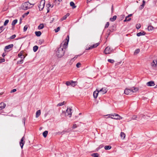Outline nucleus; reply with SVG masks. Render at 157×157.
<instances>
[{"mask_svg":"<svg viewBox=\"0 0 157 157\" xmlns=\"http://www.w3.org/2000/svg\"><path fill=\"white\" fill-rule=\"evenodd\" d=\"M67 47H63V43H61L60 47L58 48L56 52V55L59 58L62 57L64 54L65 51L63 49H65Z\"/></svg>","mask_w":157,"mask_h":157,"instance_id":"nucleus-1","label":"nucleus"},{"mask_svg":"<svg viewBox=\"0 0 157 157\" xmlns=\"http://www.w3.org/2000/svg\"><path fill=\"white\" fill-rule=\"evenodd\" d=\"M138 89L136 87H133L130 88H126L124 91V94L126 95H128L131 94L133 93H135L137 91Z\"/></svg>","mask_w":157,"mask_h":157,"instance_id":"nucleus-2","label":"nucleus"},{"mask_svg":"<svg viewBox=\"0 0 157 157\" xmlns=\"http://www.w3.org/2000/svg\"><path fill=\"white\" fill-rule=\"evenodd\" d=\"M34 4H31L29 2H25L22 3L21 6L23 10H26L32 8Z\"/></svg>","mask_w":157,"mask_h":157,"instance_id":"nucleus-3","label":"nucleus"},{"mask_svg":"<svg viewBox=\"0 0 157 157\" xmlns=\"http://www.w3.org/2000/svg\"><path fill=\"white\" fill-rule=\"evenodd\" d=\"M45 4V0H41L39 4L38 5V7L39 8V10L41 11L44 8Z\"/></svg>","mask_w":157,"mask_h":157,"instance_id":"nucleus-4","label":"nucleus"},{"mask_svg":"<svg viewBox=\"0 0 157 157\" xmlns=\"http://www.w3.org/2000/svg\"><path fill=\"white\" fill-rule=\"evenodd\" d=\"M71 108H67L66 112V116H69V117H71L72 114Z\"/></svg>","mask_w":157,"mask_h":157,"instance_id":"nucleus-5","label":"nucleus"},{"mask_svg":"<svg viewBox=\"0 0 157 157\" xmlns=\"http://www.w3.org/2000/svg\"><path fill=\"white\" fill-rule=\"evenodd\" d=\"M112 50L111 49L110 47L108 46L105 49L104 52V53L106 54H110L111 53Z\"/></svg>","mask_w":157,"mask_h":157,"instance_id":"nucleus-6","label":"nucleus"},{"mask_svg":"<svg viewBox=\"0 0 157 157\" xmlns=\"http://www.w3.org/2000/svg\"><path fill=\"white\" fill-rule=\"evenodd\" d=\"M66 41L64 42H63L62 43H63V47H67L68 42L69 41V36L68 35L66 39Z\"/></svg>","mask_w":157,"mask_h":157,"instance_id":"nucleus-7","label":"nucleus"},{"mask_svg":"<svg viewBox=\"0 0 157 157\" xmlns=\"http://www.w3.org/2000/svg\"><path fill=\"white\" fill-rule=\"evenodd\" d=\"M13 44H9L8 45L6 46L5 47L4 49L5 51H6L7 50H9L8 51H10V49L13 48Z\"/></svg>","mask_w":157,"mask_h":157,"instance_id":"nucleus-8","label":"nucleus"},{"mask_svg":"<svg viewBox=\"0 0 157 157\" xmlns=\"http://www.w3.org/2000/svg\"><path fill=\"white\" fill-rule=\"evenodd\" d=\"M112 118L116 120H120L122 119V117L120 116L118 114L114 113L113 114V117H112Z\"/></svg>","mask_w":157,"mask_h":157,"instance_id":"nucleus-9","label":"nucleus"},{"mask_svg":"<svg viewBox=\"0 0 157 157\" xmlns=\"http://www.w3.org/2000/svg\"><path fill=\"white\" fill-rule=\"evenodd\" d=\"M25 139L24 136H23L20 142V144L21 147L22 149L24 144H25V142L24 141Z\"/></svg>","mask_w":157,"mask_h":157,"instance_id":"nucleus-10","label":"nucleus"},{"mask_svg":"<svg viewBox=\"0 0 157 157\" xmlns=\"http://www.w3.org/2000/svg\"><path fill=\"white\" fill-rule=\"evenodd\" d=\"M99 91L100 93L102 94H105L107 91L106 89L104 88H102Z\"/></svg>","mask_w":157,"mask_h":157,"instance_id":"nucleus-11","label":"nucleus"},{"mask_svg":"<svg viewBox=\"0 0 157 157\" xmlns=\"http://www.w3.org/2000/svg\"><path fill=\"white\" fill-rule=\"evenodd\" d=\"M147 85L148 86H154L155 85L154 82L150 81L147 83Z\"/></svg>","mask_w":157,"mask_h":157,"instance_id":"nucleus-12","label":"nucleus"},{"mask_svg":"<svg viewBox=\"0 0 157 157\" xmlns=\"http://www.w3.org/2000/svg\"><path fill=\"white\" fill-rule=\"evenodd\" d=\"M99 44L98 43H97L96 44H93L92 45L90 46L88 48H86V50L91 49L93 48H96V47H97L99 45Z\"/></svg>","mask_w":157,"mask_h":157,"instance_id":"nucleus-13","label":"nucleus"},{"mask_svg":"<svg viewBox=\"0 0 157 157\" xmlns=\"http://www.w3.org/2000/svg\"><path fill=\"white\" fill-rule=\"evenodd\" d=\"M6 106V104L3 102L0 103V110L4 109Z\"/></svg>","mask_w":157,"mask_h":157,"instance_id":"nucleus-14","label":"nucleus"},{"mask_svg":"<svg viewBox=\"0 0 157 157\" xmlns=\"http://www.w3.org/2000/svg\"><path fill=\"white\" fill-rule=\"evenodd\" d=\"M99 93V92L98 90H96V91H94L93 93V96L95 98H97Z\"/></svg>","mask_w":157,"mask_h":157,"instance_id":"nucleus-15","label":"nucleus"},{"mask_svg":"<svg viewBox=\"0 0 157 157\" xmlns=\"http://www.w3.org/2000/svg\"><path fill=\"white\" fill-rule=\"evenodd\" d=\"M145 34V32L144 31H142L141 32H140L139 33H137L136 35L138 36H139L142 35H144Z\"/></svg>","mask_w":157,"mask_h":157,"instance_id":"nucleus-16","label":"nucleus"},{"mask_svg":"<svg viewBox=\"0 0 157 157\" xmlns=\"http://www.w3.org/2000/svg\"><path fill=\"white\" fill-rule=\"evenodd\" d=\"M132 14H130L128 15L126 17L124 20V22L126 21H129L131 20V18H128V20H127V18H128L129 17H130L132 16Z\"/></svg>","mask_w":157,"mask_h":157,"instance_id":"nucleus-17","label":"nucleus"},{"mask_svg":"<svg viewBox=\"0 0 157 157\" xmlns=\"http://www.w3.org/2000/svg\"><path fill=\"white\" fill-rule=\"evenodd\" d=\"M77 81H73L72 80H71V85L73 87H74L77 85Z\"/></svg>","mask_w":157,"mask_h":157,"instance_id":"nucleus-18","label":"nucleus"},{"mask_svg":"<svg viewBox=\"0 0 157 157\" xmlns=\"http://www.w3.org/2000/svg\"><path fill=\"white\" fill-rule=\"evenodd\" d=\"M69 15L70 14L69 13H67L66 15H64L62 18H61V20L62 21H63L65 20L67 17L69 16Z\"/></svg>","mask_w":157,"mask_h":157,"instance_id":"nucleus-19","label":"nucleus"},{"mask_svg":"<svg viewBox=\"0 0 157 157\" xmlns=\"http://www.w3.org/2000/svg\"><path fill=\"white\" fill-rule=\"evenodd\" d=\"M70 5L72 7L73 9L75 8L76 7V6H75L74 3L73 2H70Z\"/></svg>","mask_w":157,"mask_h":157,"instance_id":"nucleus-20","label":"nucleus"},{"mask_svg":"<svg viewBox=\"0 0 157 157\" xmlns=\"http://www.w3.org/2000/svg\"><path fill=\"white\" fill-rule=\"evenodd\" d=\"M40 113L41 112L40 110L37 111L36 113V117L37 118L40 115Z\"/></svg>","mask_w":157,"mask_h":157,"instance_id":"nucleus-21","label":"nucleus"},{"mask_svg":"<svg viewBox=\"0 0 157 157\" xmlns=\"http://www.w3.org/2000/svg\"><path fill=\"white\" fill-rule=\"evenodd\" d=\"M35 33L36 36H40L41 34V32L40 31L35 32Z\"/></svg>","mask_w":157,"mask_h":157,"instance_id":"nucleus-22","label":"nucleus"},{"mask_svg":"<svg viewBox=\"0 0 157 157\" xmlns=\"http://www.w3.org/2000/svg\"><path fill=\"white\" fill-rule=\"evenodd\" d=\"M117 17V16L116 15H115L113 16L112 18H111L110 20L112 21H114L116 20Z\"/></svg>","mask_w":157,"mask_h":157,"instance_id":"nucleus-23","label":"nucleus"},{"mask_svg":"<svg viewBox=\"0 0 157 157\" xmlns=\"http://www.w3.org/2000/svg\"><path fill=\"white\" fill-rule=\"evenodd\" d=\"M48 131H45L43 133V135L44 137H46L48 135Z\"/></svg>","mask_w":157,"mask_h":157,"instance_id":"nucleus-24","label":"nucleus"},{"mask_svg":"<svg viewBox=\"0 0 157 157\" xmlns=\"http://www.w3.org/2000/svg\"><path fill=\"white\" fill-rule=\"evenodd\" d=\"M104 147V145L102 144L100 145L96 150V151H98L100 149Z\"/></svg>","mask_w":157,"mask_h":157,"instance_id":"nucleus-25","label":"nucleus"},{"mask_svg":"<svg viewBox=\"0 0 157 157\" xmlns=\"http://www.w3.org/2000/svg\"><path fill=\"white\" fill-rule=\"evenodd\" d=\"M91 155L93 157H98L99 155L97 153H94L92 154Z\"/></svg>","mask_w":157,"mask_h":157,"instance_id":"nucleus-26","label":"nucleus"},{"mask_svg":"<svg viewBox=\"0 0 157 157\" xmlns=\"http://www.w3.org/2000/svg\"><path fill=\"white\" fill-rule=\"evenodd\" d=\"M17 22V19H15L14 20L12 23V26H14Z\"/></svg>","mask_w":157,"mask_h":157,"instance_id":"nucleus-27","label":"nucleus"},{"mask_svg":"<svg viewBox=\"0 0 157 157\" xmlns=\"http://www.w3.org/2000/svg\"><path fill=\"white\" fill-rule=\"evenodd\" d=\"M120 136L121 138L124 139L125 137V134L123 132H121L120 134Z\"/></svg>","mask_w":157,"mask_h":157,"instance_id":"nucleus-28","label":"nucleus"},{"mask_svg":"<svg viewBox=\"0 0 157 157\" xmlns=\"http://www.w3.org/2000/svg\"><path fill=\"white\" fill-rule=\"evenodd\" d=\"M44 27V25L43 24H41L40 25L38 26V29H43Z\"/></svg>","mask_w":157,"mask_h":157,"instance_id":"nucleus-29","label":"nucleus"},{"mask_svg":"<svg viewBox=\"0 0 157 157\" xmlns=\"http://www.w3.org/2000/svg\"><path fill=\"white\" fill-rule=\"evenodd\" d=\"M38 47L36 45L34 46L33 47V51L34 52H36L38 50Z\"/></svg>","mask_w":157,"mask_h":157,"instance_id":"nucleus-30","label":"nucleus"},{"mask_svg":"<svg viewBox=\"0 0 157 157\" xmlns=\"http://www.w3.org/2000/svg\"><path fill=\"white\" fill-rule=\"evenodd\" d=\"M153 29V27L151 25L149 26L148 27V29L149 31L152 30Z\"/></svg>","mask_w":157,"mask_h":157,"instance_id":"nucleus-31","label":"nucleus"},{"mask_svg":"<svg viewBox=\"0 0 157 157\" xmlns=\"http://www.w3.org/2000/svg\"><path fill=\"white\" fill-rule=\"evenodd\" d=\"M111 148V147L110 146H106L105 147V150H109Z\"/></svg>","mask_w":157,"mask_h":157,"instance_id":"nucleus-32","label":"nucleus"},{"mask_svg":"<svg viewBox=\"0 0 157 157\" xmlns=\"http://www.w3.org/2000/svg\"><path fill=\"white\" fill-rule=\"evenodd\" d=\"M4 29L5 28L3 26H2L0 27V33L4 30Z\"/></svg>","mask_w":157,"mask_h":157,"instance_id":"nucleus-33","label":"nucleus"},{"mask_svg":"<svg viewBox=\"0 0 157 157\" xmlns=\"http://www.w3.org/2000/svg\"><path fill=\"white\" fill-rule=\"evenodd\" d=\"M140 50L139 49H136L135 51L134 54L135 55L136 54L140 52Z\"/></svg>","mask_w":157,"mask_h":157,"instance_id":"nucleus-34","label":"nucleus"},{"mask_svg":"<svg viewBox=\"0 0 157 157\" xmlns=\"http://www.w3.org/2000/svg\"><path fill=\"white\" fill-rule=\"evenodd\" d=\"M16 37V35L14 34V35H13L12 36H11L9 38V39H14V38H15Z\"/></svg>","mask_w":157,"mask_h":157,"instance_id":"nucleus-35","label":"nucleus"},{"mask_svg":"<svg viewBox=\"0 0 157 157\" xmlns=\"http://www.w3.org/2000/svg\"><path fill=\"white\" fill-rule=\"evenodd\" d=\"M66 84L67 86L71 85V80L69 81H67L66 82Z\"/></svg>","mask_w":157,"mask_h":157,"instance_id":"nucleus-36","label":"nucleus"},{"mask_svg":"<svg viewBox=\"0 0 157 157\" xmlns=\"http://www.w3.org/2000/svg\"><path fill=\"white\" fill-rule=\"evenodd\" d=\"M23 59H21L20 60L18 61L17 62V64H20L22 63H23Z\"/></svg>","mask_w":157,"mask_h":157,"instance_id":"nucleus-37","label":"nucleus"},{"mask_svg":"<svg viewBox=\"0 0 157 157\" xmlns=\"http://www.w3.org/2000/svg\"><path fill=\"white\" fill-rule=\"evenodd\" d=\"M60 29V28L59 27H58L56 29H55L54 30L55 32V33L58 32Z\"/></svg>","mask_w":157,"mask_h":157,"instance_id":"nucleus-38","label":"nucleus"},{"mask_svg":"<svg viewBox=\"0 0 157 157\" xmlns=\"http://www.w3.org/2000/svg\"><path fill=\"white\" fill-rule=\"evenodd\" d=\"M9 20H6L4 23V26L6 25L9 22Z\"/></svg>","mask_w":157,"mask_h":157,"instance_id":"nucleus-39","label":"nucleus"},{"mask_svg":"<svg viewBox=\"0 0 157 157\" xmlns=\"http://www.w3.org/2000/svg\"><path fill=\"white\" fill-rule=\"evenodd\" d=\"M141 27V25L140 24H137L136 25V27L137 29H139Z\"/></svg>","mask_w":157,"mask_h":157,"instance_id":"nucleus-40","label":"nucleus"},{"mask_svg":"<svg viewBox=\"0 0 157 157\" xmlns=\"http://www.w3.org/2000/svg\"><path fill=\"white\" fill-rule=\"evenodd\" d=\"M64 101H63L62 102L59 103L58 104V106H62L64 105Z\"/></svg>","mask_w":157,"mask_h":157,"instance_id":"nucleus-41","label":"nucleus"},{"mask_svg":"<svg viewBox=\"0 0 157 157\" xmlns=\"http://www.w3.org/2000/svg\"><path fill=\"white\" fill-rule=\"evenodd\" d=\"M109 22H107L106 23V25H105V28H108L109 26Z\"/></svg>","mask_w":157,"mask_h":157,"instance_id":"nucleus-42","label":"nucleus"},{"mask_svg":"<svg viewBox=\"0 0 157 157\" xmlns=\"http://www.w3.org/2000/svg\"><path fill=\"white\" fill-rule=\"evenodd\" d=\"M108 61L111 63H113L114 62L113 59H108Z\"/></svg>","mask_w":157,"mask_h":157,"instance_id":"nucleus-43","label":"nucleus"},{"mask_svg":"<svg viewBox=\"0 0 157 157\" xmlns=\"http://www.w3.org/2000/svg\"><path fill=\"white\" fill-rule=\"evenodd\" d=\"M51 4L50 2H49L48 4H47L46 5V7L48 8L49 7L51 6Z\"/></svg>","mask_w":157,"mask_h":157,"instance_id":"nucleus-44","label":"nucleus"},{"mask_svg":"<svg viewBox=\"0 0 157 157\" xmlns=\"http://www.w3.org/2000/svg\"><path fill=\"white\" fill-rule=\"evenodd\" d=\"M62 1V0H55V2L56 3L57 2H58L57 4H59V2Z\"/></svg>","mask_w":157,"mask_h":157,"instance_id":"nucleus-45","label":"nucleus"},{"mask_svg":"<svg viewBox=\"0 0 157 157\" xmlns=\"http://www.w3.org/2000/svg\"><path fill=\"white\" fill-rule=\"evenodd\" d=\"M5 61V59L4 58H0V63Z\"/></svg>","mask_w":157,"mask_h":157,"instance_id":"nucleus-46","label":"nucleus"},{"mask_svg":"<svg viewBox=\"0 0 157 157\" xmlns=\"http://www.w3.org/2000/svg\"><path fill=\"white\" fill-rule=\"evenodd\" d=\"M81 65V63L79 62H78L77 63L76 66L77 67L79 68L80 67Z\"/></svg>","mask_w":157,"mask_h":157,"instance_id":"nucleus-47","label":"nucleus"},{"mask_svg":"<svg viewBox=\"0 0 157 157\" xmlns=\"http://www.w3.org/2000/svg\"><path fill=\"white\" fill-rule=\"evenodd\" d=\"M28 28V27L27 25H25L24 27V31L25 32L26 31Z\"/></svg>","mask_w":157,"mask_h":157,"instance_id":"nucleus-48","label":"nucleus"},{"mask_svg":"<svg viewBox=\"0 0 157 157\" xmlns=\"http://www.w3.org/2000/svg\"><path fill=\"white\" fill-rule=\"evenodd\" d=\"M29 13V11H28L26 13H25L23 15V17L27 16Z\"/></svg>","mask_w":157,"mask_h":157,"instance_id":"nucleus-49","label":"nucleus"},{"mask_svg":"<svg viewBox=\"0 0 157 157\" xmlns=\"http://www.w3.org/2000/svg\"><path fill=\"white\" fill-rule=\"evenodd\" d=\"M22 122L24 123V124L25 125V117H24L22 119Z\"/></svg>","mask_w":157,"mask_h":157,"instance_id":"nucleus-50","label":"nucleus"},{"mask_svg":"<svg viewBox=\"0 0 157 157\" xmlns=\"http://www.w3.org/2000/svg\"><path fill=\"white\" fill-rule=\"evenodd\" d=\"M44 40H39V43L41 44L42 43L44 42Z\"/></svg>","mask_w":157,"mask_h":157,"instance_id":"nucleus-51","label":"nucleus"},{"mask_svg":"<svg viewBox=\"0 0 157 157\" xmlns=\"http://www.w3.org/2000/svg\"><path fill=\"white\" fill-rule=\"evenodd\" d=\"M16 90H17L16 89H13L11 90V91H10V93H12L14 92H16Z\"/></svg>","mask_w":157,"mask_h":157,"instance_id":"nucleus-52","label":"nucleus"},{"mask_svg":"<svg viewBox=\"0 0 157 157\" xmlns=\"http://www.w3.org/2000/svg\"><path fill=\"white\" fill-rule=\"evenodd\" d=\"M137 117L136 116V115L133 116L132 117V119L133 120H135L136 118Z\"/></svg>","mask_w":157,"mask_h":157,"instance_id":"nucleus-53","label":"nucleus"},{"mask_svg":"<svg viewBox=\"0 0 157 157\" xmlns=\"http://www.w3.org/2000/svg\"><path fill=\"white\" fill-rule=\"evenodd\" d=\"M22 55H22V54L21 53V52H20L18 55V56L19 57H21V56H22Z\"/></svg>","mask_w":157,"mask_h":157,"instance_id":"nucleus-54","label":"nucleus"},{"mask_svg":"<svg viewBox=\"0 0 157 157\" xmlns=\"http://www.w3.org/2000/svg\"><path fill=\"white\" fill-rule=\"evenodd\" d=\"M67 131H63L62 132H59V133H60L61 134H63L65 133V132H66Z\"/></svg>","mask_w":157,"mask_h":157,"instance_id":"nucleus-55","label":"nucleus"},{"mask_svg":"<svg viewBox=\"0 0 157 157\" xmlns=\"http://www.w3.org/2000/svg\"><path fill=\"white\" fill-rule=\"evenodd\" d=\"M20 58H21V59H23V60L24 59V58H25V57L24 56V55H22L21 57H20Z\"/></svg>","mask_w":157,"mask_h":157,"instance_id":"nucleus-56","label":"nucleus"},{"mask_svg":"<svg viewBox=\"0 0 157 157\" xmlns=\"http://www.w3.org/2000/svg\"><path fill=\"white\" fill-rule=\"evenodd\" d=\"M76 124H73L72 128H75L76 127Z\"/></svg>","mask_w":157,"mask_h":157,"instance_id":"nucleus-57","label":"nucleus"},{"mask_svg":"<svg viewBox=\"0 0 157 157\" xmlns=\"http://www.w3.org/2000/svg\"><path fill=\"white\" fill-rule=\"evenodd\" d=\"M144 4H142L141 6H140V8L141 9H142L144 8Z\"/></svg>","mask_w":157,"mask_h":157,"instance_id":"nucleus-58","label":"nucleus"},{"mask_svg":"<svg viewBox=\"0 0 157 157\" xmlns=\"http://www.w3.org/2000/svg\"><path fill=\"white\" fill-rule=\"evenodd\" d=\"M106 116H111V117H111V118H112V117H113V114H109V115H106Z\"/></svg>","mask_w":157,"mask_h":157,"instance_id":"nucleus-59","label":"nucleus"},{"mask_svg":"<svg viewBox=\"0 0 157 157\" xmlns=\"http://www.w3.org/2000/svg\"><path fill=\"white\" fill-rule=\"evenodd\" d=\"M77 57H78V56H75V57H74L73 58V59H74V60H75V59H76V58H77Z\"/></svg>","mask_w":157,"mask_h":157,"instance_id":"nucleus-60","label":"nucleus"},{"mask_svg":"<svg viewBox=\"0 0 157 157\" xmlns=\"http://www.w3.org/2000/svg\"><path fill=\"white\" fill-rule=\"evenodd\" d=\"M113 5H112V7H111V10H112V12H113Z\"/></svg>","mask_w":157,"mask_h":157,"instance_id":"nucleus-61","label":"nucleus"},{"mask_svg":"<svg viewBox=\"0 0 157 157\" xmlns=\"http://www.w3.org/2000/svg\"><path fill=\"white\" fill-rule=\"evenodd\" d=\"M92 0H87V3H88L90 2Z\"/></svg>","mask_w":157,"mask_h":157,"instance_id":"nucleus-62","label":"nucleus"},{"mask_svg":"<svg viewBox=\"0 0 157 157\" xmlns=\"http://www.w3.org/2000/svg\"><path fill=\"white\" fill-rule=\"evenodd\" d=\"M145 2L144 0H143V4H144V5H145Z\"/></svg>","mask_w":157,"mask_h":157,"instance_id":"nucleus-63","label":"nucleus"},{"mask_svg":"<svg viewBox=\"0 0 157 157\" xmlns=\"http://www.w3.org/2000/svg\"><path fill=\"white\" fill-rule=\"evenodd\" d=\"M6 56V55L4 54V53L2 55L3 57H4V56Z\"/></svg>","mask_w":157,"mask_h":157,"instance_id":"nucleus-64","label":"nucleus"}]
</instances>
